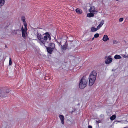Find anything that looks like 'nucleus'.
<instances>
[{"instance_id": "nucleus-12", "label": "nucleus", "mask_w": 128, "mask_h": 128, "mask_svg": "<svg viewBox=\"0 0 128 128\" xmlns=\"http://www.w3.org/2000/svg\"><path fill=\"white\" fill-rule=\"evenodd\" d=\"M5 2L4 0H0V8L4 5Z\"/></svg>"}, {"instance_id": "nucleus-13", "label": "nucleus", "mask_w": 128, "mask_h": 128, "mask_svg": "<svg viewBox=\"0 0 128 128\" xmlns=\"http://www.w3.org/2000/svg\"><path fill=\"white\" fill-rule=\"evenodd\" d=\"M76 12L78 14H81L82 13V11L78 8H77L76 9Z\"/></svg>"}, {"instance_id": "nucleus-19", "label": "nucleus", "mask_w": 128, "mask_h": 128, "mask_svg": "<svg viewBox=\"0 0 128 128\" xmlns=\"http://www.w3.org/2000/svg\"><path fill=\"white\" fill-rule=\"evenodd\" d=\"M19 31V30H13L12 31V33H13L14 34H17V32H18Z\"/></svg>"}, {"instance_id": "nucleus-8", "label": "nucleus", "mask_w": 128, "mask_h": 128, "mask_svg": "<svg viewBox=\"0 0 128 128\" xmlns=\"http://www.w3.org/2000/svg\"><path fill=\"white\" fill-rule=\"evenodd\" d=\"M62 124H64V117L62 115H60L59 116Z\"/></svg>"}, {"instance_id": "nucleus-36", "label": "nucleus", "mask_w": 128, "mask_h": 128, "mask_svg": "<svg viewBox=\"0 0 128 128\" xmlns=\"http://www.w3.org/2000/svg\"><path fill=\"white\" fill-rule=\"evenodd\" d=\"M115 70L114 69H112V71H114Z\"/></svg>"}, {"instance_id": "nucleus-17", "label": "nucleus", "mask_w": 128, "mask_h": 128, "mask_svg": "<svg viewBox=\"0 0 128 128\" xmlns=\"http://www.w3.org/2000/svg\"><path fill=\"white\" fill-rule=\"evenodd\" d=\"M116 118V116L115 115H114L112 116L110 118V119L112 120H114Z\"/></svg>"}, {"instance_id": "nucleus-32", "label": "nucleus", "mask_w": 128, "mask_h": 128, "mask_svg": "<svg viewBox=\"0 0 128 128\" xmlns=\"http://www.w3.org/2000/svg\"><path fill=\"white\" fill-rule=\"evenodd\" d=\"M123 57L124 58H127L126 56L125 55Z\"/></svg>"}, {"instance_id": "nucleus-33", "label": "nucleus", "mask_w": 128, "mask_h": 128, "mask_svg": "<svg viewBox=\"0 0 128 128\" xmlns=\"http://www.w3.org/2000/svg\"><path fill=\"white\" fill-rule=\"evenodd\" d=\"M56 42L58 43V44L60 42H58L57 40H56Z\"/></svg>"}, {"instance_id": "nucleus-6", "label": "nucleus", "mask_w": 128, "mask_h": 128, "mask_svg": "<svg viewBox=\"0 0 128 128\" xmlns=\"http://www.w3.org/2000/svg\"><path fill=\"white\" fill-rule=\"evenodd\" d=\"M22 37L24 38H26L27 35V30H24V28L22 27Z\"/></svg>"}, {"instance_id": "nucleus-29", "label": "nucleus", "mask_w": 128, "mask_h": 128, "mask_svg": "<svg viewBox=\"0 0 128 128\" xmlns=\"http://www.w3.org/2000/svg\"><path fill=\"white\" fill-rule=\"evenodd\" d=\"M88 128H92V127L91 126H88Z\"/></svg>"}, {"instance_id": "nucleus-4", "label": "nucleus", "mask_w": 128, "mask_h": 128, "mask_svg": "<svg viewBox=\"0 0 128 128\" xmlns=\"http://www.w3.org/2000/svg\"><path fill=\"white\" fill-rule=\"evenodd\" d=\"M61 48L62 50H65L67 48L68 50H70L72 48V46H69V45H68V43L67 41L65 42V43L63 46H62Z\"/></svg>"}, {"instance_id": "nucleus-39", "label": "nucleus", "mask_w": 128, "mask_h": 128, "mask_svg": "<svg viewBox=\"0 0 128 128\" xmlns=\"http://www.w3.org/2000/svg\"><path fill=\"white\" fill-rule=\"evenodd\" d=\"M116 1H118L119 0H116Z\"/></svg>"}, {"instance_id": "nucleus-24", "label": "nucleus", "mask_w": 128, "mask_h": 128, "mask_svg": "<svg viewBox=\"0 0 128 128\" xmlns=\"http://www.w3.org/2000/svg\"><path fill=\"white\" fill-rule=\"evenodd\" d=\"M12 64V62L11 60V59L10 58V60H9V65L11 66Z\"/></svg>"}, {"instance_id": "nucleus-7", "label": "nucleus", "mask_w": 128, "mask_h": 128, "mask_svg": "<svg viewBox=\"0 0 128 128\" xmlns=\"http://www.w3.org/2000/svg\"><path fill=\"white\" fill-rule=\"evenodd\" d=\"M45 47L46 48L48 53L50 54H52L54 49L53 48H51L49 47H47L46 46H45Z\"/></svg>"}, {"instance_id": "nucleus-16", "label": "nucleus", "mask_w": 128, "mask_h": 128, "mask_svg": "<svg viewBox=\"0 0 128 128\" xmlns=\"http://www.w3.org/2000/svg\"><path fill=\"white\" fill-rule=\"evenodd\" d=\"M98 30H97V28L96 29L94 27H92L91 28V30L92 32H95Z\"/></svg>"}, {"instance_id": "nucleus-14", "label": "nucleus", "mask_w": 128, "mask_h": 128, "mask_svg": "<svg viewBox=\"0 0 128 128\" xmlns=\"http://www.w3.org/2000/svg\"><path fill=\"white\" fill-rule=\"evenodd\" d=\"M94 16V14L93 13H92L90 12V13H89L88 14L87 16L88 17H89L90 18H91L92 17H93Z\"/></svg>"}, {"instance_id": "nucleus-21", "label": "nucleus", "mask_w": 128, "mask_h": 128, "mask_svg": "<svg viewBox=\"0 0 128 128\" xmlns=\"http://www.w3.org/2000/svg\"><path fill=\"white\" fill-rule=\"evenodd\" d=\"M48 76V75H47L45 76V80H48L49 79H50V78H49Z\"/></svg>"}, {"instance_id": "nucleus-27", "label": "nucleus", "mask_w": 128, "mask_h": 128, "mask_svg": "<svg viewBox=\"0 0 128 128\" xmlns=\"http://www.w3.org/2000/svg\"><path fill=\"white\" fill-rule=\"evenodd\" d=\"M96 122L97 123H98V124L100 122V120H99L98 121H96Z\"/></svg>"}, {"instance_id": "nucleus-28", "label": "nucleus", "mask_w": 128, "mask_h": 128, "mask_svg": "<svg viewBox=\"0 0 128 128\" xmlns=\"http://www.w3.org/2000/svg\"><path fill=\"white\" fill-rule=\"evenodd\" d=\"M59 46H62V45L61 44V42H60L58 44Z\"/></svg>"}, {"instance_id": "nucleus-5", "label": "nucleus", "mask_w": 128, "mask_h": 128, "mask_svg": "<svg viewBox=\"0 0 128 128\" xmlns=\"http://www.w3.org/2000/svg\"><path fill=\"white\" fill-rule=\"evenodd\" d=\"M112 59L111 58V56H109L108 57L107 59L106 60L105 63L106 64H109L112 62Z\"/></svg>"}, {"instance_id": "nucleus-26", "label": "nucleus", "mask_w": 128, "mask_h": 128, "mask_svg": "<svg viewBox=\"0 0 128 128\" xmlns=\"http://www.w3.org/2000/svg\"><path fill=\"white\" fill-rule=\"evenodd\" d=\"M22 20L23 21L24 24L25 23H26V22L25 21V19H23Z\"/></svg>"}, {"instance_id": "nucleus-38", "label": "nucleus", "mask_w": 128, "mask_h": 128, "mask_svg": "<svg viewBox=\"0 0 128 128\" xmlns=\"http://www.w3.org/2000/svg\"><path fill=\"white\" fill-rule=\"evenodd\" d=\"M127 58H128V55L126 56Z\"/></svg>"}, {"instance_id": "nucleus-3", "label": "nucleus", "mask_w": 128, "mask_h": 128, "mask_svg": "<svg viewBox=\"0 0 128 128\" xmlns=\"http://www.w3.org/2000/svg\"><path fill=\"white\" fill-rule=\"evenodd\" d=\"M85 77L84 76L81 79L79 84V88H85L87 86L88 81L84 79Z\"/></svg>"}, {"instance_id": "nucleus-22", "label": "nucleus", "mask_w": 128, "mask_h": 128, "mask_svg": "<svg viewBox=\"0 0 128 128\" xmlns=\"http://www.w3.org/2000/svg\"><path fill=\"white\" fill-rule=\"evenodd\" d=\"M99 34H96L94 35V38H97L99 37Z\"/></svg>"}, {"instance_id": "nucleus-20", "label": "nucleus", "mask_w": 128, "mask_h": 128, "mask_svg": "<svg viewBox=\"0 0 128 128\" xmlns=\"http://www.w3.org/2000/svg\"><path fill=\"white\" fill-rule=\"evenodd\" d=\"M24 25L25 26L24 29V30H27V25L26 23H25L24 24Z\"/></svg>"}, {"instance_id": "nucleus-1", "label": "nucleus", "mask_w": 128, "mask_h": 128, "mask_svg": "<svg viewBox=\"0 0 128 128\" xmlns=\"http://www.w3.org/2000/svg\"><path fill=\"white\" fill-rule=\"evenodd\" d=\"M97 76V73L95 71H93L91 73L89 77V85L91 86L94 83Z\"/></svg>"}, {"instance_id": "nucleus-23", "label": "nucleus", "mask_w": 128, "mask_h": 128, "mask_svg": "<svg viewBox=\"0 0 128 128\" xmlns=\"http://www.w3.org/2000/svg\"><path fill=\"white\" fill-rule=\"evenodd\" d=\"M89 11L90 12H94V10H93V8L92 7H90Z\"/></svg>"}, {"instance_id": "nucleus-31", "label": "nucleus", "mask_w": 128, "mask_h": 128, "mask_svg": "<svg viewBox=\"0 0 128 128\" xmlns=\"http://www.w3.org/2000/svg\"><path fill=\"white\" fill-rule=\"evenodd\" d=\"M10 92L9 90H8L6 91V93H8Z\"/></svg>"}, {"instance_id": "nucleus-30", "label": "nucleus", "mask_w": 128, "mask_h": 128, "mask_svg": "<svg viewBox=\"0 0 128 128\" xmlns=\"http://www.w3.org/2000/svg\"><path fill=\"white\" fill-rule=\"evenodd\" d=\"M72 44H72V43H70V45H69V46H72Z\"/></svg>"}, {"instance_id": "nucleus-34", "label": "nucleus", "mask_w": 128, "mask_h": 128, "mask_svg": "<svg viewBox=\"0 0 128 128\" xmlns=\"http://www.w3.org/2000/svg\"><path fill=\"white\" fill-rule=\"evenodd\" d=\"M2 94V91H1V90L0 89V94Z\"/></svg>"}, {"instance_id": "nucleus-35", "label": "nucleus", "mask_w": 128, "mask_h": 128, "mask_svg": "<svg viewBox=\"0 0 128 128\" xmlns=\"http://www.w3.org/2000/svg\"><path fill=\"white\" fill-rule=\"evenodd\" d=\"M49 40H51V38H49Z\"/></svg>"}, {"instance_id": "nucleus-15", "label": "nucleus", "mask_w": 128, "mask_h": 128, "mask_svg": "<svg viewBox=\"0 0 128 128\" xmlns=\"http://www.w3.org/2000/svg\"><path fill=\"white\" fill-rule=\"evenodd\" d=\"M114 58L116 59H120L121 58V57L119 55H116L115 56Z\"/></svg>"}, {"instance_id": "nucleus-11", "label": "nucleus", "mask_w": 128, "mask_h": 128, "mask_svg": "<svg viewBox=\"0 0 128 128\" xmlns=\"http://www.w3.org/2000/svg\"><path fill=\"white\" fill-rule=\"evenodd\" d=\"M48 47L54 49L55 48V45L54 43H50L49 44Z\"/></svg>"}, {"instance_id": "nucleus-18", "label": "nucleus", "mask_w": 128, "mask_h": 128, "mask_svg": "<svg viewBox=\"0 0 128 128\" xmlns=\"http://www.w3.org/2000/svg\"><path fill=\"white\" fill-rule=\"evenodd\" d=\"M44 35L47 36L48 37V38H51L50 34L48 32H46L44 34Z\"/></svg>"}, {"instance_id": "nucleus-25", "label": "nucleus", "mask_w": 128, "mask_h": 128, "mask_svg": "<svg viewBox=\"0 0 128 128\" xmlns=\"http://www.w3.org/2000/svg\"><path fill=\"white\" fill-rule=\"evenodd\" d=\"M124 20V18H121L119 20V21L120 22H122Z\"/></svg>"}, {"instance_id": "nucleus-37", "label": "nucleus", "mask_w": 128, "mask_h": 128, "mask_svg": "<svg viewBox=\"0 0 128 128\" xmlns=\"http://www.w3.org/2000/svg\"><path fill=\"white\" fill-rule=\"evenodd\" d=\"M94 38H92V40H94Z\"/></svg>"}, {"instance_id": "nucleus-2", "label": "nucleus", "mask_w": 128, "mask_h": 128, "mask_svg": "<svg viewBox=\"0 0 128 128\" xmlns=\"http://www.w3.org/2000/svg\"><path fill=\"white\" fill-rule=\"evenodd\" d=\"M37 37L38 39L39 40L40 43L41 45H44L45 46V44L46 42V41L48 40V37L45 36L43 38L41 34H39L38 32L37 33Z\"/></svg>"}, {"instance_id": "nucleus-9", "label": "nucleus", "mask_w": 128, "mask_h": 128, "mask_svg": "<svg viewBox=\"0 0 128 128\" xmlns=\"http://www.w3.org/2000/svg\"><path fill=\"white\" fill-rule=\"evenodd\" d=\"M104 22V21L103 20H102L100 22V24L97 27V30H99L103 25Z\"/></svg>"}, {"instance_id": "nucleus-10", "label": "nucleus", "mask_w": 128, "mask_h": 128, "mask_svg": "<svg viewBox=\"0 0 128 128\" xmlns=\"http://www.w3.org/2000/svg\"><path fill=\"white\" fill-rule=\"evenodd\" d=\"M109 40L108 36L106 35L104 36L102 40L104 42H106Z\"/></svg>"}]
</instances>
